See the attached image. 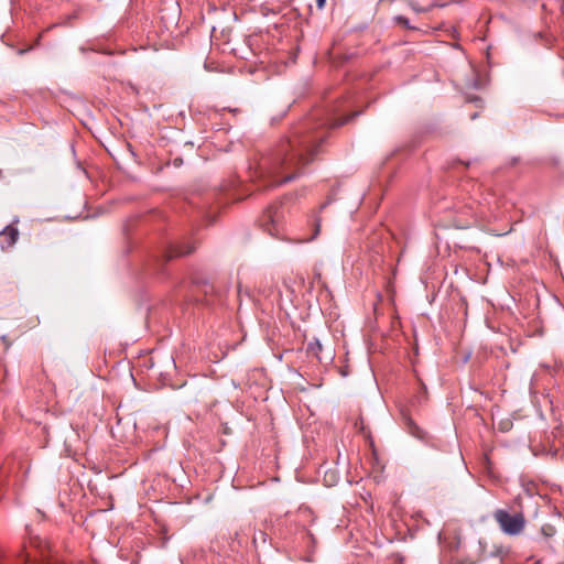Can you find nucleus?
Segmentation results:
<instances>
[{"label": "nucleus", "instance_id": "obj_7", "mask_svg": "<svg viewBox=\"0 0 564 564\" xmlns=\"http://www.w3.org/2000/svg\"><path fill=\"white\" fill-rule=\"evenodd\" d=\"M322 351V344L315 339L314 341L308 343L307 352L321 360L319 352Z\"/></svg>", "mask_w": 564, "mask_h": 564}, {"label": "nucleus", "instance_id": "obj_6", "mask_svg": "<svg viewBox=\"0 0 564 564\" xmlns=\"http://www.w3.org/2000/svg\"><path fill=\"white\" fill-rule=\"evenodd\" d=\"M191 252H193V248L192 247H188V246H186V247L174 246V247H172L170 249L167 258L169 259H173V258H177V257L189 254Z\"/></svg>", "mask_w": 564, "mask_h": 564}, {"label": "nucleus", "instance_id": "obj_1", "mask_svg": "<svg viewBox=\"0 0 564 564\" xmlns=\"http://www.w3.org/2000/svg\"><path fill=\"white\" fill-rule=\"evenodd\" d=\"M323 137L303 123L292 130L259 163V176L265 187H274L299 177L317 154Z\"/></svg>", "mask_w": 564, "mask_h": 564}, {"label": "nucleus", "instance_id": "obj_12", "mask_svg": "<svg viewBox=\"0 0 564 564\" xmlns=\"http://www.w3.org/2000/svg\"><path fill=\"white\" fill-rule=\"evenodd\" d=\"M347 121H348V119H344V120H341V121H339V122L334 123V126H333V127H339V126H343V124H345Z\"/></svg>", "mask_w": 564, "mask_h": 564}, {"label": "nucleus", "instance_id": "obj_5", "mask_svg": "<svg viewBox=\"0 0 564 564\" xmlns=\"http://www.w3.org/2000/svg\"><path fill=\"white\" fill-rule=\"evenodd\" d=\"M279 210H278V207L276 206H270L264 215H263V226L265 228V230L274 236L275 232L273 231L274 229V226H275V223L278 221L279 219Z\"/></svg>", "mask_w": 564, "mask_h": 564}, {"label": "nucleus", "instance_id": "obj_9", "mask_svg": "<svg viewBox=\"0 0 564 564\" xmlns=\"http://www.w3.org/2000/svg\"><path fill=\"white\" fill-rule=\"evenodd\" d=\"M395 21H397V23L403 25L406 29H412V26L409 23V20L405 17L398 15V17H395Z\"/></svg>", "mask_w": 564, "mask_h": 564}, {"label": "nucleus", "instance_id": "obj_8", "mask_svg": "<svg viewBox=\"0 0 564 564\" xmlns=\"http://www.w3.org/2000/svg\"><path fill=\"white\" fill-rule=\"evenodd\" d=\"M319 231H321V218L317 217L314 220V234L312 237L307 238L306 241H311V240L315 239L319 235Z\"/></svg>", "mask_w": 564, "mask_h": 564}, {"label": "nucleus", "instance_id": "obj_3", "mask_svg": "<svg viewBox=\"0 0 564 564\" xmlns=\"http://www.w3.org/2000/svg\"><path fill=\"white\" fill-rule=\"evenodd\" d=\"M494 519L507 535H519L525 528V518L522 512L510 513L505 509H497L494 512Z\"/></svg>", "mask_w": 564, "mask_h": 564}, {"label": "nucleus", "instance_id": "obj_11", "mask_svg": "<svg viewBox=\"0 0 564 564\" xmlns=\"http://www.w3.org/2000/svg\"><path fill=\"white\" fill-rule=\"evenodd\" d=\"M326 0H316V7L318 10H323L325 7Z\"/></svg>", "mask_w": 564, "mask_h": 564}, {"label": "nucleus", "instance_id": "obj_4", "mask_svg": "<svg viewBox=\"0 0 564 564\" xmlns=\"http://www.w3.org/2000/svg\"><path fill=\"white\" fill-rule=\"evenodd\" d=\"M19 238V230L13 225H9L0 231V248L2 250L11 248Z\"/></svg>", "mask_w": 564, "mask_h": 564}, {"label": "nucleus", "instance_id": "obj_10", "mask_svg": "<svg viewBox=\"0 0 564 564\" xmlns=\"http://www.w3.org/2000/svg\"><path fill=\"white\" fill-rule=\"evenodd\" d=\"M355 425H356V427H359L360 431L365 434V426H364V420L362 419L356 421Z\"/></svg>", "mask_w": 564, "mask_h": 564}, {"label": "nucleus", "instance_id": "obj_2", "mask_svg": "<svg viewBox=\"0 0 564 564\" xmlns=\"http://www.w3.org/2000/svg\"><path fill=\"white\" fill-rule=\"evenodd\" d=\"M51 554L50 543L39 536L30 539V544L26 547L24 554L13 556H4L0 564H23L31 561H41V564H48V557Z\"/></svg>", "mask_w": 564, "mask_h": 564}]
</instances>
